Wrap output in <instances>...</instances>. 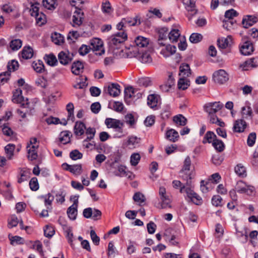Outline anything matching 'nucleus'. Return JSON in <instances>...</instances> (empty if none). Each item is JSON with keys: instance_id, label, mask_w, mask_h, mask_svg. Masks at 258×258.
Instances as JSON below:
<instances>
[{"instance_id": "f257e3e1", "label": "nucleus", "mask_w": 258, "mask_h": 258, "mask_svg": "<svg viewBox=\"0 0 258 258\" xmlns=\"http://www.w3.org/2000/svg\"><path fill=\"white\" fill-rule=\"evenodd\" d=\"M13 102L20 103L21 105L22 109H18L17 112L23 118L26 117L27 114L32 115L33 108L29 106L30 103L27 98L25 100L24 98L22 96V90L20 89H17L13 93Z\"/></svg>"}, {"instance_id": "f03ea898", "label": "nucleus", "mask_w": 258, "mask_h": 258, "mask_svg": "<svg viewBox=\"0 0 258 258\" xmlns=\"http://www.w3.org/2000/svg\"><path fill=\"white\" fill-rule=\"evenodd\" d=\"M191 161L189 156H187L183 162V165L179 174V177L182 180L186 181L187 186L191 184V179L194 176V171L190 169Z\"/></svg>"}, {"instance_id": "7ed1b4c3", "label": "nucleus", "mask_w": 258, "mask_h": 258, "mask_svg": "<svg viewBox=\"0 0 258 258\" xmlns=\"http://www.w3.org/2000/svg\"><path fill=\"white\" fill-rule=\"evenodd\" d=\"M105 123L108 128H112L114 130L115 133L113 135L114 138H121L124 136L123 134L124 123L120 120L107 118L105 120Z\"/></svg>"}, {"instance_id": "20e7f679", "label": "nucleus", "mask_w": 258, "mask_h": 258, "mask_svg": "<svg viewBox=\"0 0 258 258\" xmlns=\"http://www.w3.org/2000/svg\"><path fill=\"white\" fill-rule=\"evenodd\" d=\"M159 195L161 200L160 208L166 209L171 208V200L166 195V188L163 186H160L159 189Z\"/></svg>"}, {"instance_id": "39448f33", "label": "nucleus", "mask_w": 258, "mask_h": 258, "mask_svg": "<svg viewBox=\"0 0 258 258\" xmlns=\"http://www.w3.org/2000/svg\"><path fill=\"white\" fill-rule=\"evenodd\" d=\"M126 39V33L120 32L112 35L108 39V43L110 46H115L123 42Z\"/></svg>"}, {"instance_id": "423d86ee", "label": "nucleus", "mask_w": 258, "mask_h": 258, "mask_svg": "<svg viewBox=\"0 0 258 258\" xmlns=\"http://www.w3.org/2000/svg\"><path fill=\"white\" fill-rule=\"evenodd\" d=\"M134 56L143 63H150L152 61V57L149 51L146 50H140L134 52Z\"/></svg>"}, {"instance_id": "0eeeda50", "label": "nucleus", "mask_w": 258, "mask_h": 258, "mask_svg": "<svg viewBox=\"0 0 258 258\" xmlns=\"http://www.w3.org/2000/svg\"><path fill=\"white\" fill-rule=\"evenodd\" d=\"M187 196L195 204L200 205L203 203L202 198L196 193L191 187H187L185 190Z\"/></svg>"}, {"instance_id": "6e6552de", "label": "nucleus", "mask_w": 258, "mask_h": 258, "mask_svg": "<svg viewBox=\"0 0 258 258\" xmlns=\"http://www.w3.org/2000/svg\"><path fill=\"white\" fill-rule=\"evenodd\" d=\"M149 40L146 37L141 36L137 37L135 40L136 46L133 48V51L134 52H137L138 49L140 50L144 49L149 44Z\"/></svg>"}, {"instance_id": "1a4fd4ad", "label": "nucleus", "mask_w": 258, "mask_h": 258, "mask_svg": "<svg viewBox=\"0 0 258 258\" xmlns=\"http://www.w3.org/2000/svg\"><path fill=\"white\" fill-rule=\"evenodd\" d=\"M214 81L219 84H224L228 80V75L224 70H220L213 74Z\"/></svg>"}, {"instance_id": "9d476101", "label": "nucleus", "mask_w": 258, "mask_h": 258, "mask_svg": "<svg viewBox=\"0 0 258 258\" xmlns=\"http://www.w3.org/2000/svg\"><path fill=\"white\" fill-rule=\"evenodd\" d=\"M223 107L220 102L209 103L205 105L204 110L208 113H216Z\"/></svg>"}, {"instance_id": "9b49d317", "label": "nucleus", "mask_w": 258, "mask_h": 258, "mask_svg": "<svg viewBox=\"0 0 258 258\" xmlns=\"http://www.w3.org/2000/svg\"><path fill=\"white\" fill-rule=\"evenodd\" d=\"M120 86L117 83H111L107 88L104 87L106 91L110 96L115 97L120 94Z\"/></svg>"}, {"instance_id": "f8f14e48", "label": "nucleus", "mask_w": 258, "mask_h": 258, "mask_svg": "<svg viewBox=\"0 0 258 258\" xmlns=\"http://www.w3.org/2000/svg\"><path fill=\"white\" fill-rule=\"evenodd\" d=\"M73 55L68 51H62L58 55L60 63L63 65L69 64L72 59Z\"/></svg>"}, {"instance_id": "ddd939ff", "label": "nucleus", "mask_w": 258, "mask_h": 258, "mask_svg": "<svg viewBox=\"0 0 258 258\" xmlns=\"http://www.w3.org/2000/svg\"><path fill=\"white\" fill-rule=\"evenodd\" d=\"M258 22V17L255 15H246L242 19L243 27L247 28Z\"/></svg>"}, {"instance_id": "4468645a", "label": "nucleus", "mask_w": 258, "mask_h": 258, "mask_svg": "<svg viewBox=\"0 0 258 258\" xmlns=\"http://www.w3.org/2000/svg\"><path fill=\"white\" fill-rule=\"evenodd\" d=\"M253 46L252 43L249 41H246L240 47V51L242 54L248 55L253 51Z\"/></svg>"}, {"instance_id": "2eb2a0df", "label": "nucleus", "mask_w": 258, "mask_h": 258, "mask_svg": "<svg viewBox=\"0 0 258 258\" xmlns=\"http://www.w3.org/2000/svg\"><path fill=\"white\" fill-rule=\"evenodd\" d=\"M83 13H81V10L80 9L77 10L74 13V15L73 16V26H80L83 22Z\"/></svg>"}, {"instance_id": "dca6fc26", "label": "nucleus", "mask_w": 258, "mask_h": 258, "mask_svg": "<svg viewBox=\"0 0 258 258\" xmlns=\"http://www.w3.org/2000/svg\"><path fill=\"white\" fill-rule=\"evenodd\" d=\"M182 1L189 15L192 16L197 14V10L196 9L195 0H182Z\"/></svg>"}, {"instance_id": "f3484780", "label": "nucleus", "mask_w": 258, "mask_h": 258, "mask_svg": "<svg viewBox=\"0 0 258 258\" xmlns=\"http://www.w3.org/2000/svg\"><path fill=\"white\" fill-rule=\"evenodd\" d=\"M176 50V48L175 46L168 44L165 47L161 48L160 54L163 55L164 57H167L174 54Z\"/></svg>"}, {"instance_id": "a211bd4d", "label": "nucleus", "mask_w": 258, "mask_h": 258, "mask_svg": "<svg viewBox=\"0 0 258 258\" xmlns=\"http://www.w3.org/2000/svg\"><path fill=\"white\" fill-rule=\"evenodd\" d=\"M256 59L254 58H251L240 64L239 67L243 71H248L252 68L256 67Z\"/></svg>"}, {"instance_id": "6ab92c4d", "label": "nucleus", "mask_w": 258, "mask_h": 258, "mask_svg": "<svg viewBox=\"0 0 258 258\" xmlns=\"http://www.w3.org/2000/svg\"><path fill=\"white\" fill-rule=\"evenodd\" d=\"M247 123L243 119H238L234 123L233 131L237 133H242L244 132Z\"/></svg>"}, {"instance_id": "aec40b11", "label": "nucleus", "mask_w": 258, "mask_h": 258, "mask_svg": "<svg viewBox=\"0 0 258 258\" xmlns=\"http://www.w3.org/2000/svg\"><path fill=\"white\" fill-rule=\"evenodd\" d=\"M38 148V145H33L30 146L27 145V149L28 151V158L30 160L36 159L37 158V153L36 150Z\"/></svg>"}, {"instance_id": "412c9836", "label": "nucleus", "mask_w": 258, "mask_h": 258, "mask_svg": "<svg viewBox=\"0 0 258 258\" xmlns=\"http://www.w3.org/2000/svg\"><path fill=\"white\" fill-rule=\"evenodd\" d=\"M103 47V42L99 38H95L90 40V49L93 51L101 50Z\"/></svg>"}, {"instance_id": "4be33fe9", "label": "nucleus", "mask_w": 258, "mask_h": 258, "mask_svg": "<svg viewBox=\"0 0 258 258\" xmlns=\"http://www.w3.org/2000/svg\"><path fill=\"white\" fill-rule=\"evenodd\" d=\"M191 74L189 66L187 63H182L179 67V75L181 77L187 78Z\"/></svg>"}, {"instance_id": "5701e85b", "label": "nucleus", "mask_w": 258, "mask_h": 258, "mask_svg": "<svg viewBox=\"0 0 258 258\" xmlns=\"http://www.w3.org/2000/svg\"><path fill=\"white\" fill-rule=\"evenodd\" d=\"M159 96L156 94H150L148 96L147 104L151 108L157 107Z\"/></svg>"}, {"instance_id": "b1692460", "label": "nucleus", "mask_w": 258, "mask_h": 258, "mask_svg": "<svg viewBox=\"0 0 258 258\" xmlns=\"http://www.w3.org/2000/svg\"><path fill=\"white\" fill-rule=\"evenodd\" d=\"M86 129L85 124L81 121H77L74 126V133L76 136H81L84 134Z\"/></svg>"}, {"instance_id": "393cba45", "label": "nucleus", "mask_w": 258, "mask_h": 258, "mask_svg": "<svg viewBox=\"0 0 258 258\" xmlns=\"http://www.w3.org/2000/svg\"><path fill=\"white\" fill-rule=\"evenodd\" d=\"M136 92L137 90L132 86L125 88L124 91L125 101L126 102H129L130 99L134 97V94Z\"/></svg>"}, {"instance_id": "a878e982", "label": "nucleus", "mask_w": 258, "mask_h": 258, "mask_svg": "<svg viewBox=\"0 0 258 258\" xmlns=\"http://www.w3.org/2000/svg\"><path fill=\"white\" fill-rule=\"evenodd\" d=\"M84 66L83 63L81 62L78 61L77 62H74L73 63L72 66V72L74 74L79 75L82 72Z\"/></svg>"}, {"instance_id": "bb28decb", "label": "nucleus", "mask_w": 258, "mask_h": 258, "mask_svg": "<svg viewBox=\"0 0 258 258\" xmlns=\"http://www.w3.org/2000/svg\"><path fill=\"white\" fill-rule=\"evenodd\" d=\"M232 41L231 36H229L227 38H221L217 40L218 45L219 48L225 49L230 45Z\"/></svg>"}, {"instance_id": "cd10ccee", "label": "nucleus", "mask_w": 258, "mask_h": 258, "mask_svg": "<svg viewBox=\"0 0 258 258\" xmlns=\"http://www.w3.org/2000/svg\"><path fill=\"white\" fill-rule=\"evenodd\" d=\"M166 137L167 139L171 142H175L177 141L179 135L177 131L174 129H170L166 132Z\"/></svg>"}, {"instance_id": "c85d7f7f", "label": "nucleus", "mask_w": 258, "mask_h": 258, "mask_svg": "<svg viewBox=\"0 0 258 258\" xmlns=\"http://www.w3.org/2000/svg\"><path fill=\"white\" fill-rule=\"evenodd\" d=\"M51 40L55 44L61 45L64 42V37L59 33L54 32L51 34Z\"/></svg>"}, {"instance_id": "c756f323", "label": "nucleus", "mask_w": 258, "mask_h": 258, "mask_svg": "<svg viewBox=\"0 0 258 258\" xmlns=\"http://www.w3.org/2000/svg\"><path fill=\"white\" fill-rule=\"evenodd\" d=\"M22 57L26 59H30L33 55V50L30 46H25L21 51Z\"/></svg>"}, {"instance_id": "7c9ffc66", "label": "nucleus", "mask_w": 258, "mask_h": 258, "mask_svg": "<svg viewBox=\"0 0 258 258\" xmlns=\"http://www.w3.org/2000/svg\"><path fill=\"white\" fill-rule=\"evenodd\" d=\"M215 114V113H208L210 123L216 124L221 127H224L225 125V123L220 119Z\"/></svg>"}, {"instance_id": "2f4dec72", "label": "nucleus", "mask_w": 258, "mask_h": 258, "mask_svg": "<svg viewBox=\"0 0 258 258\" xmlns=\"http://www.w3.org/2000/svg\"><path fill=\"white\" fill-rule=\"evenodd\" d=\"M77 208L78 206L72 205L67 210V215L72 220H74L76 219L78 212Z\"/></svg>"}, {"instance_id": "473e14b6", "label": "nucleus", "mask_w": 258, "mask_h": 258, "mask_svg": "<svg viewBox=\"0 0 258 258\" xmlns=\"http://www.w3.org/2000/svg\"><path fill=\"white\" fill-rule=\"evenodd\" d=\"M9 45L13 51H17L22 47V41L20 39H13L10 41Z\"/></svg>"}, {"instance_id": "72a5a7b5", "label": "nucleus", "mask_w": 258, "mask_h": 258, "mask_svg": "<svg viewBox=\"0 0 258 258\" xmlns=\"http://www.w3.org/2000/svg\"><path fill=\"white\" fill-rule=\"evenodd\" d=\"M189 81L187 78L181 77L178 81V88L183 90L186 89L189 86Z\"/></svg>"}, {"instance_id": "f704fd0d", "label": "nucleus", "mask_w": 258, "mask_h": 258, "mask_svg": "<svg viewBox=\"0 0 258 258\" xmlns=\"http://www.w3.org/2000/svg\"><path fill=\"white\" fill-rule=\"evenodd\" d=\"M173 120L177 125L184 126L187 123L186 118L182 114L174 116Z\"/></svg>"}, {"instance_id": "c9c22d12", "label": "nucleus", "mask_w": 258, "mask_h": 258, "mask_svg": "<svg viewBox=\"0 0 258 258\" xmlns=\"http://www.w3.org/2000/svg\"><path fill=\"white\" fill-rule=\"evenodd\" d=\"M180 34L178 29H172L168 35L169 39L172 42H176Z\"/></svg>"}, {"instance_id": "e433bc0d", "label": "nucleus", "mask_w": 258, "mask_h": 258, "mask_svg": "<svg viewBox=\"0 0 258 258\" xmlns=\"http://www.w3.org/2000/svg\"><path fill=\"white\" fill-rule=\"evenodd\" d=\"M212 145L214 148L219 152H222L225 149V145L224 143L217 139H214L212 143Z\"/></svg>"}, {"instance_id": "4c0bfd02", "label": "nucleus", "mask_w": 258, "mask_h": 258, "mask_svg": "<svg viewBox=\"0 0 258 258\" xmlns=\"http://www.w3.org/2000/svg\"><path fill=\"white\" fill-rule=\"evenodd\" d=\"M15 148V146L11 144H9L5 147V151L8 159L11 160L12 159Z\"/></svg>"}, {"instance_id": "58836bf2", "label": "nucleus", "mask_w": 258, "mask_h": 258, "mask_svg": "<svg viewBox=\"0 0 258 258\" xmlns=\"http://www.w3.org/2000/svg\"><path fill=\"white\" fill-rule=\"evenodd\" d=\"M140 139L136 136H131L128 137L127 145L130 148H134L139 144Z\"/></svg>"}, {"instance_id": "ea45409f", "label": "nucleus", "mask_w": 258, "mask_h": 258, "mask_svg": "<svg viewBox=\"0 0 258 258\" xmlns=\"http://www.w3.org/2000/svg\"><path fill=\"white\" fill-rule=\"evenodd\" d=\"M216 139V135L213 132L208 131L207 132L205 136L204 140L203 141V143L204 144H205L207 142L209 143H213V140Z\"/></svg>"}, {"instance_id": "a19ab883", "label": "nucleus", "mask_w": 258, "mask_h": 258, "mask_svg": "<svg viewBox=\"0 0 258 258\" xmlns=\"http://www.w3.org/2000/svg\"><path fill=\"white\" fill-rule=\"evenodd\" d=\"M44 200V204L47 209H51L52 202L54 200V197L50 193L42 197Z\"/></svg>"}, {"instance_id": "79ce46f5", "label": "nucleus", "mask_w": 258, "mask_h": 258, "mask_svg": "<svg viewBox=\"0 0 258 258\" xmlns=\"http://www.w3.org/2000/svg\"><path fill=\"white\" fill-rule=\"evenodd\" d=\"M44 59L46 62L51 66H55L57 63L56 57L52 54L46 55Z\"/></svg>"}, {"instance_id": "37998d69", "label": "nucleus", "mask_w": 258, "mask_h": 258, "mask_svg": "<svg viewBox=\"0 0 258 258\" xmlns=\"http://www.w3.org/2000/svg\"><path fill=\"white\" fill-rule=\"evenodd\" d=\"M123 20L124 22V24L125 25H128L130 26H135L140 24V20L138 19L137 17H135L134 18H126L123 19Z\"/></svg>"}, {"instance_id": "c03bdc74", "label": "nucleus", "mask_w": 258, "mask_h": 258, "mask_svg": "<svg viewBox=\"0 0 258 258\" xmlns=\"http://www.w3.org/2000/svg\"><path fill=\"white\" fill-rule=\"evenodd\" d=\"M59 141L63 144H67L70 143L71 139L69 132L64 131L61 132L60 134Z\"/></svg>"}, {"instance_id": "a18cd8bd", "label": "nucleus", "mask_w": 258, "mask_h": 258, "mask_svg": "<svg viewBox=\"0 0 258 258\" xmlns=\"http://www.w3.org/2000/svg\"><path fill=\"white\" fill-rule=\"evenodd\" d=\"M241 114L243 118H247V117L249 116L251 118L252 114L251 108L249 106L242 107Z\"/></svg>"}, {"instance_id": "49530a36", "label": "nucleus", "mask_w": 258, "mask_h": 258, "mask_svg": "<svg viewBox=\"0 0 258 258\" xmlns=\"http://www.w3.org/2000/svg\"><path fill=\"white\" fill-rule=\"evenodd\" d=\"M86 134L88 136L84 142H89L93 139L95 136L96 130L94 127L86 128Z\"/></svg>"}, {"instance_id": "de8ad7c7", "label": "nucleus", "mask_w": 258, "mask_h": 258, "mask_svg": "<svg viewBox=\"0 0 258 258\" xmlns=\"http://www.w3.org/2000/svg\"><path fill=\"white\" fill-rule=\"evenodd\" d=\"M56 0H43L42 5L48 10H53L55 8Z\"/></svg>"}, {"instance_id": "09e8293b", "label": "nucleus", "mask_w": 258, "mask_h": 258, "mask_svg": "<svg viewBox=\"0 0 258 258\" xmlns=\"http://www.w3.org/2000/svg\"><path fill=\"white\" fill-rule=\"evenodd\" d=\"M19 68L18 62L15 60H12L9 62L7 65L8 71L10 72L11 75V72H14L17 70Z\"/></svg>"}, {"instance_id": "8fccbe9b", "label": "nucleus", "mask_w": 258, "mask_h": 258, "mask_svg": "<svg viewBox=\"0 0 258 258\" xmlns=\"http://www.w3.org/2000/svg\"><path fill=\"white\" fill-rule=\"evenodd\" d=\"M235 171L236 173L239 176L244 177L246 176V175L245 167L243 166L241 164L237 165V166L235 167Z\"/></svg>"}, {"instance_id": "3c124183", "label": "nucleus", "mask_w": 258, "mask_h": 258, "mask_svg": "<svg viewBox=\"0 0 258 258\" xmlns=\"http://www.w3.org/2000/svg\"><path fill=\"white\" fill-rule=\"evenodd\" d=\"M37 24L39 26L44 24L46 22V16L43 13H38L35 17Z\"/></svg>"}, {"instance_id": "603ef678", "label": "nucleus", "mask_w": 258, "mask_h": 258, "mask_svg": "<svg viewBox=\"0 0 258 258\" xmlns=\"http://www.w3.org/2000/svg\"><path fill=\"white\" fill-rule=\"evenodd\" d=\"M222 202V198L219 195H215L212 199V205L215 207H222L223 205Z\"/></svg>"}, {"instance_id": "864d4df0", "label": "nucleus", "mask_w": 258, "mask_h": 258, "mask_svg": "<svg viewBox=\"0 0 258 258\" xmlns=\"http://www.w3.org/2000/svg\"><path fill=\"white\" fill-rule=\"evenodd\" d=\"M137 84L139 86L147 87L151 85V81L149 78H142L138 80Z\"/></svg>"}, {"instance_id": "5fc2aeb1", "label": "nucleus", "mask_w": 258, "mask_h": 258, "mask_svg": "<svg viewBox=\"0 0 258 258\" xmlns=\"http://www.w3.org/2000/svg\"><path fill=\"white\" fill-rule=\"evenodd\" d=\"M55 233L54 229L53 227L46 225L44 229V235L48 238L51 237Z\"/></svg>"}, {"instance_id": "6e6d98bb", "label": "nucleus", "mask_w": 258, "mask_h": 258, "mask_svg": "<svg viewBox=\"0 0 258 258\" xmlns=\"http://www.w3.org/2000/svg\"><path fill=\"white\" fill-rule=\"evenodd\" d=\"M203 39V36L197 33H194L191 34L189 37L190 41L192 43H197L200 42Z\"/></svg>"}, {"instance_id": "4d7b16f0", "label": "nucleus", "mask_w": 258, "mask_h": 258, "mask_svg": "<svg viewBox=\"0 0 258 258\" xmlns=\"http://www.w3.org/2000/svg\"><path fill=\"white\" fill-rule=\"evenodd\" d=\"M125 122L132 127L136 123V120L134 116L132 113H127L124 116Z\"/></svg>"}, {"instance_id": "13d9d810", "label": "nucleus", "mask_w": 258, "mask_h": 258, "mask_svg": "<svg viewBox=\"0 0 258 258\" xmlns=\"http://www.w3.org/2000/svg\"><path fill=\"white\" fill-rule=\"evenodd\" d=\"M74 106L72 103H69L67 105V110L68 112V120L71 119L73 121Z\"/></svg>"}, {"instance_id": "bf43d9fd", "label": "nucleus", "mask_w": 258, "mask_h": 258, "mask_svg": "<svg viewBox=\"0 0 258 258\" xmlns=\"http://www.w3.org/2000/svg\"><path fill=\"white\" fill-rule=\"evenodd\" d=\"M70 172L74 174L79 175L82 172L81 164H75L71 166Z\"/></svg>"}, {"instance_id": "052dcab7", "label": "nucleus", "mask_w": 258, "mask_h": 258, "mask_svg": "<svg viewBox=\"0 0 258 258\" xmlns=\"http://www.w3.org/2000/svg\"><path fill=\"white\" fill-rule=\"evenodd\" d=\"M70 158L73 160L81 159L83 157V154L78 150L72 151L70 153Z\"/></svg>"}, {"instance_id": "680f3d73", "label": "nucleus", "mask_w": 258, "mask_h": 258, "mask_svg": "<svg viewBox=\"0 0 258 258\" xmlns=\"http://www.w3.org/2000/svg\"><path fill=\"white\" fill-rule=\"evenodd\" d=\"M32 67L34 70L37 73H41L44 71V66L43 62L41 61L33 62L32 63Z\"/></svg>"}, {"instance_id": "e2e57ef3", "label": "nucleus", "mask_w": 258, "mask_h": 258, "mask_svg": "<svg viewBox=\"0 0 258 258\" xmlns=\"http://www.w3.org/2000/svg\"><path fill=\"white\" fill-rule=\"evenodd\" d=\"M133 199L135 202L139 203L140 205L145 202L146 200L144 195L140 192H136L134 194Z\"/></svg>"}, {"instance_id": "0e129e2a", "label": "nucleus", "mask_w": 258, "mask_h": 258, "mask_svg": "<svg viewBox=\"0 0 258 258\" xmlns=\"http://www.w3.org/2000/svg\"><path fill=\"white\" fill-rule=\"evenodd\" d=\"M30 189L33 191H36L39 188V184L36 177H33L29 182Z\"/></svg>"}, {"instance_id": "69168bd1", "label": "nucleus", "mask_w": 258, "mask_h": 258, "mask_svg": "<svg viewBox=\"0 0 258 258\" xmlns=\"http://www.w3.org/2000/svg\"><path fill=\"white\" fill-rule=\"evenodd\" d=\"M141 157L138 153H134L131 156L130 162L132 166H136L139 161L140 160Z\"/></svg>"}, {"instance_id": "338daca9", "label": "nucleus", "mask_w": 258, "mask_h": 258, "mask_svg": "<svg viewBox=\"0 0 258 258\" xmlns=\"http://www.w3.org/2000/svg\"><path fill=\"white\" fill-rule=\"evenodd\" d=\"M238 15L237 12L234 9L227 10L225 13V17L228 20H232V19Z\"/></svg>"}, {"instance_id": "774afa93", "label": "nucleus", "mask_w": 258, "mask_h": 258, "mask_svg": "<svg viewBox=\"0 0 258 258\" xmlns=\"http://www.w3.org/2000/svg\"><path fill=\"white\" fill-rule=\"evenodd\" d=\"M2 132L3 134L7 137H12L14 134V132L12 129L5 124L2 126Z\"/></svg>"}]
</instances>
